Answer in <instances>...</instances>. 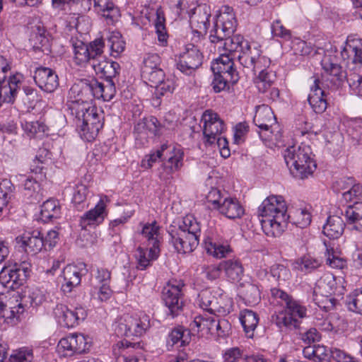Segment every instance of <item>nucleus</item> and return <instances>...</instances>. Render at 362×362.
Returning a JSON list of instances; mask_svg holds the SVG:
<instances>
[{
  "label": "nucleus",
  "mask_w": 362,
  "mask_h": 362,
  "mask_svg": "<svg viewBox=\"0 0 362 362\" xmlns=\"http://www.w3.org/2000/svg\"><path fill=\"white\" fill-rule=\"evenodd\" d=\"M92 66L96 74H100L105 78V83L95 78H84L71 87V93H80L84 100L96 98L104 101L111 100L116 93L113 78L119 74V64L116 62L103 59L93 63Z\"/></svg>",
  "instance_id": "obj_1"
},
{
  "label": "nucleus",
  "mask_w": 362,
  "mask_h": 362,
  "mask_svg": "<svg viewBox=\"0 0 362 362\" xmlns=\"http://www.w3.org/2000/svg\"><path fill=\"white\" fill-rule=\"evenodd\" d=\"M237 26V21L233 8L224 6L221 9L211 30L209 39L212 43L223 42V47L226 54L236 58L237 55L244 49L245 43H249L240 35H232Z\"/></svg>",
  "instance_id": "obj_2"
},
{
  "label": "nucleus",
  "mask_w": 362,
  "mask_h": 362,
  "mask_svg": "<svg viewBox=\"0 0 362 362\" xmlns=\"http://www.w3.org/2000/svg\"><path fill=\"white\" fill-rule=\"evenodd\" d=\"M287 208L281 196L267 197L259 207L262 217V228L267 236L278 237L285 230V218Z\"/></svg>",
  "instance_id": "obj_3"
},
{
  "label": "nucleus",
  "mask_w": 362,
  "mask_h": 362,
  "mask_svg": "<svg viewBox=\"0 0 362 362\" xmlns=\"http://www.w3.org/2000/svg\"><path fill=\"white\" fill-rule=\"evenodd\" d=\"M76 93L77 98L71 108L76 115L81 137L87 141H91L98 136L99 131L103 127V123L95 107L89 103L93 99L84 100L80 93Z\"/></svg>",
  "instance_id": "obj_4"
},
{
  "label": "nucleus",
  "mask_w": 362,
  "mask_h": 362,
  "mask_svg": "<svg viewBox=\"0 0 362 362\" xmlns=\"http://www.w3.org/2000/svg\"><path fill=\"white\" fill-rule=\"evenodd\" d=\"M168 232L170 236V242L178 253H190L199 245L201 228L192 216L184 218L182 223L177 226H170Z\"/></svg>",
  "instance_id": "obj_5"
},
{
  "label": "nucleus",
  "mask_w": 362,
  "mask_h": 362,
  "mask_svg": "<svg viewBox=\"0 0 362 362\" xmlns=\"http://www.w3.org/2000/svg\"><path fill=\"white\" fill-rule=\"evenodd\" d=\"M311 156V148L304 143L299 146H289L284 153L285 162L291 173L293 177L302 180L312 175L317 168Z\"/></svg>",
  "instance_id": "obj_6"
},
{
  "label": "nucleus",
  "mask_w": 362,
  "mask_h": 362,
  "mask_svg": "<svg viewBox=\"0 0 362 362\" xmlns=\"http://www.w3.org/2000/svg\"><path fill=\"white\" fill-rule=\"evenodd\" d=\"M341 56L349 70L348 83L351 90L362 97V74L357 71L362 66V44L359 40L348 41L341 52Z\"/></svg>",
  "instance_id": "obj_7"
},
{
  "label": "nucleus",
  "mask_w": 362,
  "mask_h": 362,
  "mask_svg": "<svg viewBox=\"0 0 362 362\" xmlns=\"http://www.w3.org/2000/svg\"><path fill=\"white\" fill-rule=\"evenodd\" d=\"M50 152L46 148H40L30 166L31 172L34 173L36 175L38 174L42 175L44 169L42 164L45 163L47 158L50 159ZM22 177L25 178L23 183L24 197L30 204L40 202L43 199V195L41 192L40 185L37 180L39 178L38 176L34 178L32 177Z\"/></svg>",
  "instance_id": "obj_8"
},
{
  "label": "nucleus",
  "mask_w": 362,
  "mask_h": 362,
  "mask_svg": "<svg viewBox=\"0 0 362 362\" xmlns=\"http://www.w3.org/2000/svg\"><path fill=\"white\" fill-rule=\"evenodd\" d=\"M305 315L306 308L292 298L286 302L284 311L273 317V320L281 330H300V319Z\"/></svg>",
  "instance_id": "obj_9"
},
{
  "label": "nucleus",
  "mask_w": 362,
  "mask_h": 362,
  "mask_svg": "<svg viewBox=\"0 0 362 362\" xmlns=\"http://www.w3.org/2000/svg\"><path fill=\"white\" fill-rule=\"evenodd\" d=\"M150 327V320L144 314L140 317L124 315L121 318L115 328L118 336L140 337Z\"/></svg>",
  "instance_id": "obj_10"
},
{
  "label": "nucleus",
  "mask_w": 362,
  "mask_h": 362,
  "mask_svg": "<svg viewBox=\"0 0 362 362\" xmlns=\"http://www.w3.org/2000/svg\"><path fill=\"white\" fill-rule=\"evenodd\" d=\"M185 284L182 280L172 279L163 288L162 298L173 317L177 316L183 306L182 291Z\"/></svg>",
  "instance_id": "obj_11"
},
{
  "label": "nucleus",
  "mask_w": 362,
  "mask_h": 362,
  "mask_svg": "<svg viewBox=\"0 0 362 362\" xmlns=\"http://www.w3.org/2000/svg\"><path fill=\"white\" fill-rule=\"evenodd\" d=\"M204 56L197 46L187 44L180 54L176 66L182 73L190 76L202 64Z\"/></svg>",
  "instance_id": "obj_12"
},
{
  "label": "nucleus",
  "mask_w": 362,
  "mask_h": 362,
  "mask_svg": "<svg viewBox=\"0 0 362 362\" xmlns=\"http://www.w3.org/2000/svg\"><path fill=\"white\" fill-rule=\"evenodd\" d=\"M244 46V49L236 57L244 68L255 74L257 69L269 65L270 60L262 56V52L257 46L252 47L249 43H245Z\"/></svg>",
  "instance_id": "obj_13"
},
{
  "label": "nucleus",
  "mask_w": 362,
  "mask_h": 362,
  "mask_svg": "<svg viewBox=\"0 0 362 362\" xmlns=\"http://www.w3.org/2000/svg\"><path fill=\"white\" fill-rule=\"evenodd\" d=\"M53 314L58 323L66 327L76 326L79 321L83 320L87 316L83 308L76 307L74 310H71L64 304H57L53 310Z\"/></svg>",
  "instance_id": "obj_14"
},
{
  "label": "nucleus",
  "mask_w": 362,
  "mask_h": 362,
  "mask_svg": "<svg viewBox=\"0 0 362 362\" xmlns=\"http://www.w3.org/2000/svg\"><path fill=\"white\" fill-rule=\"evenodd\" d=\"M189 24L193 32L203 35L206 34L210 25L211 9L209 6L199 4L189 11Z\"/></svg>",
  "instance_id": "obj_15"
},
{
  "label": "nucleus",
  "mask_w": 362,
  "mask_h": 362,
  "mask_svg": "<svg viewBox=\"0 0 362 362\" xmlns=\"http://www.w3.org/2000/svg\"><path fill=\"white\" fill-rule=\"evenodd\" d=\"M202 122H203V134L206 138V141L213 144L224 129L223 120L217 113L207 110L202 115Z\"/></svg>",
  "instance_id": "obj_16"
},
{
  "label": "nucleus",
  "mask_w": 362,
  "mask_h": 362,
  "mask_svg": "<svg viewBox=\"0 0 362 362\" xmlns=\"http://www.w3.org/2000/svg\"><path fill=\"white\" fill-rule=\"evenodd\" d=\"M36 85L42 90L52 93L59 86V78L56 72L50 68L40 66L36 68L33 76Z\"/></svg>",
  "instance_id": "obj_17"
},
{
  "label": "nucleus",
  "mask_w": 362,
  "mask_h": 362,
  "mask_svg": "<svg viewBox=\"0 0 362 362\" xmlns=\"http://www.w3.org/2000/svg\"><path fill=\"white\" fill-rule=\"evenodd\" d=\"M16 240L25 252L33 255L37 254L45 247L43 234L37 230L25 233L16 237Z\"/></svg>",
  "instance_id": "obj_18"
},
{
  "label": "nucleus",
  "mask_w": 362,
  "mask_h": 362,
  "mask_svg": "<svg viewBox=\"0 0 362 362\" xmlns=\"http://www.w3.org/2000/svg\"><path fill=\"white\" fill-rule=\"evenodd\" d=\"M165 156H168L167 163L163 165V171L159 173V177L168 180L173 173L178 171L183 165V151L180 148H173L165 151Z\"/></svg>",
  "instance_id": "obj_19"
},
{
  "label": "nucleus",
  "mask_w": 362,
  "mask_h": 362,
  "mask_svg": "<svg viewBox=\"0 0 362 362\" xmlns=\"http://www.w3.org/2000/svg\"><path fill=\"white\" fill-rule=\"evenodd\" d=\"M344 286L337 285L336 277L332 274L327 273L317 280L313 293L340 296L344 294Z\"/></svg>",
  "instance_id": "obj_20"
},
{
  "label": "nucleus",
  "mask_w": 362,
  "mask_h": 362,
  "mask_svg": "<svg viewBox=\"0 0 362 362\" xmlns=\"http://www.w3.org/2000/svg\"><path fill=\"white\" fill-rule=\"evenodd\" d=\"M141 233L148 242L151 258L156 259L160 252V226L156 221L144 224Z\"/></svg>",
  "instance_id": "obj_21"
},
{
  "label": "nucleus",
  "mask_w": 362,
  "mask_h": 362,
  "mask_svg": "<svg viewBox=\"0 0 362 362\" xmlns=\"http://www.w3.org/2000/svg\"><path fill=\"white\" fill-rule=\"evenodd\" d=\"M335 61V57L325 56L321 61V65L325 72L332 77L331 81L333 83L335 86H340L346 78L348 81L349 71H344L342 67Z\"/></svg>",
  "instance_id": "obj_22"
},
{
  "label": "nucleus",
  "mask_w": 362,
  "mask_h": 362,
  "mask_svg": "<svg viewBox=\"0 0 362 362\" xmlns=\"http://www.w3.org/2000/svg\"><path fill=\"white\" fill-rule=\"evenodd\" d=\"M319 79L314 81V85L310 88L308 101L313 111L317 114L323 113L327 107L325 91L320 86Z\"/></svg>",
  "instance_id": "obj_23"
},
{
  "label": "nucleus",
  "mask_w": 362,
  "mask_h": 362,
  "mask_svg": "<svg viewBox=\"0 0 362 362\" xmlns=\"http://www.w3.org/2000/svg\"><path fill=\"white\" fill-rule=\"evenodd\" d=\"M0 282L5 287L16 289L25 282V275L16 268H4L0 272Z\"/></svg>",
  "instance_id": "obj_24"
},
{
  "label": "nucleus",
  "mask_w": 362,
  "mask_h": 362,
  "mask_svg": "<svg viewBox=\"0 0 362 362\" xmlns=\"http://www.w3.org/2000/svg\"><path fill=\"white\" fill-rule=\"evenodd\" d=\"M105 204L100 200L96 206L84 214L80 219V226L82 229L86 230L88 226H96L101 223L105 218Z\"/></svg>",
  "instance_id": "obj_25"
},
{
  "label": "nucleus",
  "mask_w": 362,
  "mask_h": 362,
  "mask_svg": "<svg viewBox=\"0 0 362 362\" xmlns=\"http://www.w3.org/2000/svg\"><path fill=\"white\" fill-rule=\"evenodd\" d=\"M64 283L61 290L64 293H69L73 288L81 284V274L78 268L75 265L69 264L64 268L62 272Z\"/></svg>",
  "instance_id": "obj_26"
},
{
  "label": "nucleus",
  "mask_w": 362,
  "mask_h": 362,
  "mask_svg": "<svg viewBox=\"0 0 362 362\" xmlns=\"http://www.w3.org/2000/svg\"><path fill=\"white\" fill-rule=\"evenodd\" d=\"M223 200L221 206L218 209L221 214L230 219L240 218L243 216L244 208L235 197L228 195Z\"/></svg>",
  "instance_id": "obj_27"
},
{
  "label": "nucleus",
  "mask_w": 362,
  "mask_h": 362,
  "mask_svg": "<svg viewBox=\"0 0 362 362\" xmlns=\"http://www.w3.org/2000/svg\"><path fill=\"white\" fill-rule=\"evenodd\" d=\"M288 222L300 228H304L310 225L311 215L305 209L291 207L288 209V214L286 213L285 228Z\"/></svg>",
  "instance_id": "obj_28"
},
{
  "label": "nucleus",
  "mask_w": 362,
  "mask_h": 362,
  "mask_svg": "<svg viewBox=\"0 0 362 362\" xmlns=\"http://www.w3.org/2000/svg\"><path fill=\"white\" fill-rule=\"evenodd\" d=\"M253 122L260 129L269 131L276 122V117L271 107L267 105L258 107Z\"/></svg>",
  "instance_id": "obj_29"
},
{
  "label": "nucleus",
  "mask_w": 362,
  "mask_h": 362,
  "mask_svg": "<svg viewBox=\"0 0 362 362\" xmlns=\"http://www.w3.org/2000/svg\"><path fill=\"white\" fill-rule=\"evenodd\" d=\"M211 70L213 73L224 75L226 77L238 75V71L234 68L233 57L226 54V53L221 54L216 62L212 64Z\"/></svg>",
  "instance_id": "obj_30"
},
{
  "label": "nucleus",
  "mask_w": 362,
  "mask_h": 362,
  "mask_svg": "<svg viewBox=\"0 0 362 362\" xmlns=\"http://www.w3.org/2000/svg\"><path fill=\"white\" fill-rule=\"evenodd\" d=\"M345 223L338 215L329 216L326 223L323 226L322 232L330 239H337L344 233Z\"/></svg>",
  "instance_id": "obj_31"
},
{
  "label": "nucleus",
  "mask_w": 362,
  "mask_h": 362,
  "mask_svg": "<svg viewBox=\"0 0 362 362\" xmlns=\"http://www.w3.org/2000/svg\"><path fill=\"white\" fill-rule=\"evenodd\" d=\"M221 267L227 278L232 281H240L244 275V268L239 259H229L221 261Z\"/></svg>",
  "instance_id": "obj_32"
},
{
  "label": "nucleus",
  "mask_w": 362,
  "mask_h": 362,
  "mask_svg": "<svg viewBox=\"0 0 362 362\" xmlns=\"http://www.w3.org/2000/svg\"><path fill=\"white\" fill-rule=\"evenodd\" d=\"M60 214L61 207L57 199H49L41 206L40 218L45 222L58 218Z\"/></svg>",
  "instance_id": "obj_33"
},
{
  "label": "nucleus",
  "mask_w": 362,
  "mask_h": 362,
  "mask_svg": "<svg viewBox=\"0 0 362 362\" xmlns=\"http://www.w3.org/2000/svg\"><path fill=\"white\" fill-rule=\"evenodd\" d=\"M344 216L347 223L353 225L354 229L362 231V202H356L347 206Z\"/></svg>",
  "instance_id": "obj_34"
},
{
  "label": "nucleus",
  "mask_w": 362,
  "mask_h": 362,
  "mask_svg": "<svg viewBox=\"0 0 362 362\" xmlns=\"http://www.w3.org/2000/svg\"><path fill=\"white\" fill-rule=\"evenodd\" d=\"M190 340V331L183 327H178L173 329L168 334L167 345L170 346L177 345L182 347L188 344Z\"/></svg>",
  "instance_id": "obj_35"
},
{
  "label": "nucleus",
  "mask_w": 362,
  "mask_h": 362,
  "mask_svg": "<svg viewBox=\"0 0 362 362\" xmlns=\"http://www.w3.org/2000/svg\"><path fill=\"white\" fill-rule=\"evenodd\" d=\"M321 264L322 262L317 258L304 255L293 263V268L305 274H309L318 269Z\"/></svg>",
  "instance_id": "obj_36"
},
{
  "label": "nucleus",
  "mask_w": 362,
  "mask_h": 362,
  "mask_svg": "<svg viewBox=\"0 0 362 362\" xmlns=\"http://www.w3.org/2000/svg\"><path fill=\"white\" fill-rule=\"evenodd\" d=\"M30 42L35 51H40L46 54L51 52L49 39L44 29L37 28V32L32 34Z\"/></svg>",
  "instance_id": "obj_37"
},
{
  "label": "nucleus",
  "mask_w": 362,
  "mask_h": 362,
  "mask_svg": "<svg viewBox=\"0 0 362 362\" xmlns=\"http://www.w3.org/2000/svg\"><path fill=\"white\" fill-rule=\"evenodd\" d=\"M240 320L244 331L248 337H252L253 332L259 322L258 315L251 310L245 309L240 313Z\"/></svg>",
  "instance_id": "obj_38"
},
{
  "label": "nucleus",
  "mask_w": 362,
  "mask_h": 362,
  "mask_svg": "<svg viewBox=\"0 0 362 362\" xmlns=\"http://www.w3.org/2000/svg\"><path fill=\"white\" fill-rule=\"evenodd\" d=\"M155 92L152 98L153 105L157 107L160 105V98L167 94H170L173 92L175 86L174 81L171 78H164L163 81L158 86H155Z\"/></svg>",
  "instance_id": "obj_39"
},
{
  "label": "nucleus",
  "mask_w": 362,
  "mask_h": 362,
  "mask_svg": "<svg viewBox=\"0 0 362 362\" xmlns=\"http://www.w3.org/2000/svg\"><path fill=\"white\" fill-rule=\"evenodd\" d=\"M239 80V75H233L230 77H226L217 73H214V79L211 86L214 92L220 93L229 89V84H235Z\"/></svg>",
  "instance_id": "obj_40"
},
{
  "label": "nucleus",
  "mask_w": 362,
  "mask_h": 362,
  "mask_svg": "<svg viewBox=\"0 0 362 362\" xmlns=\"http://www.w3.org/2000/svg\"><path fill=\"white\" fill-rule=\"evenodd\" d=\"M204 247L207 253L219 259L225 257L231 252V249L228 245L216 243L209 238H207L204 240Z\"/></svg>",
  "instance_id": "obj_41"
},
{
  "label": "nucleus",
  "mask_w": 362,
  "mask_h": 362,
  "mask_svg": "<svg viewBox=\"0 0 362 362\" xmlns=\"http://www.w3.org/2000/svg\"><path fill=\"white\" fill-rule=\"evenodd\" d=\"M110 47V54L117 57L124 50L125 42L119 33H110L105 38V44Z\"/></svg>",
  "instance_id": "obj_42"
},
{
  "label": "nucleus",
  "mask_w": 362,
  "mask_h": 362,
  "mask_svg": "<svg viewBox=\"0 0 362 362\" xmlns=\"http://www.w3.org/2000/svg\"><path fill=\"white\" fill-rule=\"evenodd\" d=\"M256 79V86L260 92L265 93L271 88L276 79V74L274 71L267 69H262Z\"/></svg>",
  "instance_id": "obj_43"
},
{
  "label": "nucleus",
  "mask_w": 362,
  "mask_h": 362,
  "mask_svg": "<svg viewBox=\"0 0 362 362\" xmlns=\"http://www.w3.org/2000/svg\"><path fill=\"white\" fill-rule=\"evenodd\" d=\"M105 46V37L97 38L87 45L91 64L94 62L97 63L101 61L100 59H103V53Z\"/></svg>",
  "instance_id": "obj_44"
},
{
  "label": "nucleus",
  "mask_w": 362,
  "mask_h": 362,
  "mask_svg": "<svg viewBox=\"0 0 362 362\" xmlns=\"http://www.w3.org/2000/svg\"><path fill=\"white\" fill-rule=\"evenodd\" d=\"M165 16L162 11L158 9L156 11V19L155 21L156 33L157 34L158 40L162 46H165L168 43V35L165 26Z\"/></svg>",
  "instance_id": "obj_45"
},
{
  "label": "nucleus",
  "mask_w": 362,
  "mask_h": 362,
  "mask_svg": "<svg viewBox=\"0 0 362 362\" xmlns=\"http://www.w3.org/2000/svg\"><path fill=\"white\" fill-rule=\"evenodd\" d=\"M201 307L211 313H221L218 306L216 298L209 291H203L199 294Z\"/></svg>",
  "instance_id": "obj_46"
},
{
  "label": "nucleus",
  "mask_w": 362,
  "mask_h": 362,
  "mask_svg": "<svg viewBox=\"0 0 362 362\" xmlns=\"http://www.w3.org/2000/svg\"><path fill=\"white\" fill-rule=\"evenodd\" d=\"M218 319V316H204L199 315L195 317L192 326L197 327V332L207 329L211 334L214 333L216 322Z\"/></svg>",
  "instance_id": "obj_47"
},
{
  "label": "nucleus",
  "mask_w": 362,
  "mask_h": 362,
  "mask_svg": "<svg viewBox=\"0 0 362 362\" xmlns=\"http://www.w3.org/2000/svg\"><path fill=\"white\" fill-rule=\"evenodd\" d=\"M335 296L329 294L322 293L321 296L319 293H313V301L319 308L328 312L336 306L337 299Z\"/></svg>",
  "instance_id": "obj_48"
},
{
  "label": "nucleus",
  "mask_w": 362,
  "mask_h": 362,
  "mask_svg": "<svg viewBox=\"0 0 362 362\" xmlns=\"http://www.w3.org/2000/svg\"><path fill=\"white\" fill-rule=\"evenodd\" d=\"M25 310V307L22 301L18 302L16 300L15 304L10 301L9 306L6 310L4 318L11 320H20L23 317Z\"/></svg>",
  "instance_id": "obj_49"
},
{
  "label": "nucleus",
  "mask_w": 362,
  "mask_h": 362,
  "mask_svg": "<svg viewBox=\"0 0 362 362\" xmlns=\"http://www.w3.org/2000/svg\"><path fill=\"white\" fill-rule=\"evenodd\" d=\"M244 299L249 303H257L260 300V291L258 286L251 283L244 285L241 291Z\"/></svg>",
  "instance_id": "obj_50"
},
{
  "label": "nucleus",
  "mask_w": 362,
  "mask_h": 362,
  "mask_svg": "<svg viewBox=\"0 0 362 362\" xmlns=\"http://www.w3.org/2000/svg\"><path fill=\"white\" fill-rule=\"evenodd\" d=\"M165 76V73L160 68L141 74L144 81L151 87L158 86L159 83L163 81Z\"/></svg>",
  "instance_id": "obj_51"
},
{
  "label": "nucleus",
  "mask_w": 362,
  "mask_h": 362,
  "mask_svg": "<svg viewBox=\"0 0 362 362\" xmlns=\"http://www.w3.org/2000/svg\"><path fill=\"white\" fill-rule=\"evenodd\" d=\"M75 354L86 352L90 347L87 339L82 334H73L69 335Z\"/></svg>",
  "instance_id": "obj_52"
},
{
  "label": "nucleus",
  "mask_w": 362,
  "mask_h": 362,
  "mask_svg": "<svg viewBox=\"0 0 362 362\" xmlns=\"http://www.w3.org/2000/svg\"><path fill=\"white\" fill-rule=\"evenodd\" d=\"M23 129L26 134L33 137L40 133H45L47 130L46 125L39 121L25 122L22 124Z\"/></svg>",
  "instance_id": "obj_53"
},
{
  "label": "nucleus",
  "mask_w": 362,
  "mask_h": 362,
  "mask_svg": "<svg viewBox=\"0 0 362 362\" xmlns=\"http://www.w3.org/2000/svg\"><path fill=\"white\" fill-rule=\"evenodd\" d=\"M88 53L87 45L82 42H80L79 44H76L74 46V58L78 64L82 65L87 62L91 64Z\"/></svg>",
  "instance_id": "obj_54"
},
{
  "label": "nucleus",
  "mask_w": 362,
  "mask_h": 362,
  "mask_svg": "<svg viewBox=\"0 0 362 362\" xmlns=\"http://www.w3.org/2000/svg\"><path fill=\"white\" fill-rule=\"evenodd\" d=\"M228 194L226 192H222L217 188H212L206 195V199L209 203H211L213 208L218 209L221 206L223 199L226 198Z\"/></svg>",
  "instance_id": "obj_55"
},
{
  "label": "nucleus",
  "mask_w": 362,
  "mask_h": 362,
  "mask_svg": "<svg viewBox=\"0 0 362 362\" xmlns=\"http://www.w3.org/2000/svg\"><path fill=\"white\" fill-rule=\"evenodd\" d=\"M44 300L45 296L37 290L29 292L28 295H24L21 298V301L25 307H27L28 304L30 307H37L41 305Z\"/></svg>",
  "instance_id": "obj_56"
},
{
  "label": "nucleus",
  "mask_w": 362,
  "mask_h": 362,
  "mask_svg": "<svg viewBox=\"0 0 362 362\" xmlns=\"http://www.w3.org/2000/svg\"><path fill=\"white\" fill-rule=\"evenodd\" d=\"M346 303L349 310L362 315V290H356Z\"/></svg>",
  "instance_id": "obj_57"
},
{
  "label": "nucleus",
  "mask_w": 362,
  "mask_h": 362,
  "mask_svg": "<svg viewBox=\"0 0 362 362\" xmlns=\"http://www.w3.org/2000/svg\"><path fill=\"white\" fill-rule=\"evenodd\" d=\"M230 332L231 325L229 321L224 318H220L218 317L214 329V333H212V334H216L218 337H226L228 336Z\"/></svg>",
  "instance_id": "obj_58"
},
{
  "label": "nucleus",
  "mask_w": 362,
  "mask_h": 362,
  "mask_svg": "<svg viewBox=\"0 0 362 362\" xmlns=\"http://www.w3.org/2000/svg\"><path fill=\"white\" fill-rule=\"evenodd\" d=\"M160 59L157 54H147L143 61L141 67V74L148 72L151 70H155L160 68Z\"/></svg>",
  "instance_id": "obj_59"
},
{
  "label": "nucleus",
  "mask_w": 362,
  "mask_h": 362,
  "mask_svg": "<svg viewBox=\"0 0 362 362\" xmlns=\"http://www.w3.org/2000/svg\"><path fill=\"white\" fill-rule=\"evenodd\" d=\"M168 149V145H162L159 149L156 150L153 153L147 156L146 159L142 160V166L147 168H151L154 163H156L158 159H161L163 156H165V151Z\"/></svg>",
  "instance_id": "obj_60"
},
{
  "label": "nucleus",
  "mask_w": 362,
  "mask_h": 362,
  "mask_svg": "<svg viewBox=\"0 0 362 362\" xmlns=\"http://www.w3.org/2000/svg\"><path fill=\"white\" fill-rule=\"evenodd\" d=\"M311 354L315 362H329L331 358V350L327 349L325 346L314 345Z\"/></svg>",
  "instance_id": "obj_61"
},
{
  "label": "nucleus",
  "mask_w": 362,
  "mask_h": 362,
  "mask_svg": "<svg viewBox=\"0 0 362 362\" xmlns=\"http://www.w3.org/2000/svg\"><path fill=\"white\" fill-rule=\"evenodd\" d=\"M326 255V263L330 267L342 269L346 267V261L344 258L337 256L333 250L330 252L329 249H327Z\"/></svg>",
  "instance_id": "obj_62"
},
{
  "label": "nucleus",
  "mask_w": 362,
  "mask_h": 362,
  "mask_svg": "<svg viewBox=\"0 0 362 362\" xmlns=\"http://www.w3.org/2000/svg\"><path fill=\"white\" fill-rule=\"evenodd\" d=\"M57 351L64 357L71 356L75 354L69 335L62 338L58 343Z\"/></svg>",
  "instance_id": "obj_63"
},
{
  "label": "nucleus",
  "mask_w": 362,
  "mask_h": 362,
  "mask_svg": "<svg viewBox=\"0 0 362 362\" xmlns=\"http://www.w3.org/2000/svg\"><path fill=\"white\" fill-rule=\"evenodd\" d=\"M33 351L28 349H21L10 356L8 362H31L33 360Z\"/></svg>",
  "instance_id": "obj_64"
}]
</instances>
